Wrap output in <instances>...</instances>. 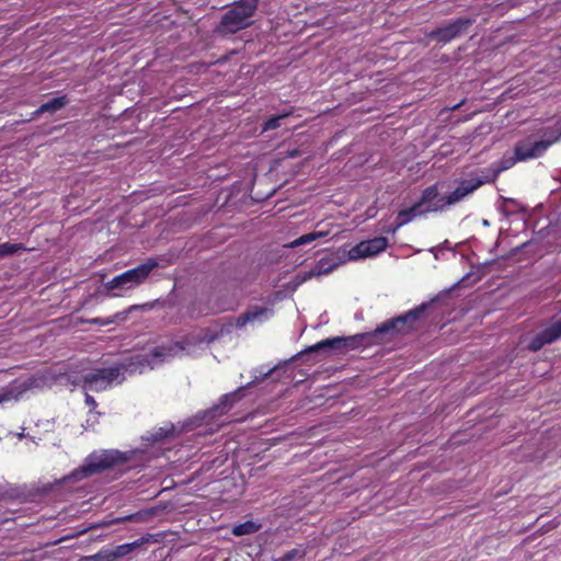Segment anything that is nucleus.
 <instances>
[{
  "label": "nucleus",
  "instance_id": "nucleus-1",
  "mask_svg": "<svg viewBox=\"0 0 561 561\" xmlns=\"http://www.w3.org/2000/svg\"><path fill=\"white\" fill-rule=\"evenodd\" d=\"M135 450L121 451L117 449L94 450L89 454L83 463L71 472V478L82 480L94 474H100L105 470L116 468L127 463Z\"/></svg>",
  "mask_w": 561,
  "mask_h": 561
},
{
  "label": "nucleus",
  "instance_id": "nucleus-2",
  "mask_svg": "<svg viewBox=\"0 0 561 561\" xmlns=\"http://www.w3.org/2000/svg\"><path fill=\"white\" fill-rule=\"evenodd\" d=\"M444 184L437 183L433 186L427 187L423 194L421 199L414 204L412 207L401 210L398 214L397 227H401L408 224L416 216H421L426 213L432 211H442L447 207L446 196L440 195V191L443 190Z\"/></svg>",
  "mask_w": 561,
  "mask_h": 561
},
{
  "label": "nucleus",
  "instance_id": "nucleus-3",
  "mask_svg": "<svg viewBox=\"0 0 561 561\" xmlns=\"http://www.w3.org/2000/svg\"><path fill=\"white\" fill-rule=\"evenodd\" d=\"M256 5V0H240L222 16L218 31L222 34H232L245 28L251 24Z\"/></svg>",
  "mask_w": 561,
  "mask_h": 561
},
{
  "label": "nucleus",
  "instance_id": "nucleus-4",
  "mask_svg": "<svg viewBox=\"0 0 561 561\" xmlns=\"http://www.w3.org/2000/svg\"><path fill=\"white\" fill-rule=\"evenodd\" d=\"M561 139V130H551L545 133V138L534 139L528 137L520 140L515 146V153L517 159L526 161L541 157L550 146Z\"/></svg>",
  "mask_w": 561,
  "mask_h": 561
},
{
  "label": "nucleus",
  "instance_id": "nucleus-5",
  "mask_svg": "<svg viewBox=\"0 0 561 561\" xmlns=\"http://www.w3.org/2000/svg\"><path fill=\"white\" fill-rule=\"evenodd\" d=\"M119 375L118 367L98 368L82 377V387L85 391L100 392L111 387Z\"/></svg>",
  "mask_w": 561,
  "mask_h": 561
},
{
  "label": "nucleus",
  "instance_id": "nucleus-6",
  "mask_svg": "<svg viewBox=\"0 0 561 561\" xmlns=\"http://www.w3.org/2000/svg\"><path fill=\"white\" fill-rule=\"evenodd\" d=\"M387 247L388 240L385 237H377L370 240L362 241L348 250L347 259L355 261L371 257L385 251Z\"/></svg>",
  "mask_w": 561,
  "mask_h": 561
},
{
  "label": "nucleus",
  "instance_id": "nucleus-7",
  "mask_svg": "<svg viewBox=\"0 0 561 561\" xmlns=\"http://www.w3.org/2000/svg\"><path fill=\"white\" fill-rule=\"evenodd\" d=\"M492 182V178H472L469 180H462L458 183L457 187L446 196L447 207L455 205L462 201L465 197L473 193L482 184Z\"/></svg>",
  "mask_w": 561,
  "mask_h": 561
},
{
  "label": "nucleus",
  "instance_id": "nucleus-8",
  "mask_svg": "<svg viewBox=\"0 0 561 561\" xmlns=\"http://www.w3.org/2000/svg\"><path fill=\"white\" fill-rule=\"evenodd\" d=\"M138 284H140V265L115 276L105 286L108 290L125 291L137 287Z\"/></svg>",
  "mask_w": 561,
  "mask_h": 561
},
{
  "label": "nucleus",
  "instance_id": "nucleus-9",
  "mask_svg": "<svg viewBox=\"0 0 561 561\" xmlns=\"http://www.w3.org/2000/svg\"><path fill=\"white\" fill-rule=\"evenodd\" d=\"M344 260H342L339 255H331L329 257L321 259L317 265L309 272L301 273L297 275L299 279V284L312 278L313 276H320L331 273L334 268H336L340 264H342Z\"/></svg>",
  "mask_w": 561,
  "mask_h": 561
},
{
  "label": "nucleus",
  "instance_id": "nucleus-10",
  "mask_svg": "<svg viewBox=\"0 0 561 561\" xmlns=\"http://www.w3.org/2000/svg\"><path fill=\"white\" fill-rule=\"evenodd\" d=\"M364 339V335H353L348 337H332L323 340L309 348V351H318L324 348H332L337 351H344L355 348L358 343Z\"/></svg>",
  "mask_w": 561,
  "mask_h": 561
},
{
  "label": "nucleus",
  "instance_id": "nucleus-11",
  "mask_svg": "<svg viewBox=\"0 0 561 561\" xmlns=\"http://www.w3.org/2000/svg\"><path fill=\"white\" fill-rule=\"evenodd\" d=\"M471 24V20L469 19H458L448 25L438 28L434 35L437 37L439 42L447 43L451 41L453 38L460 35L462 32H465L469 25Z\"/></svg>",
  "mask_w": 561,
  "mask_h": 561
},
{
  "label": "nucleus",
  "instance_id": "nucleus-12",
  "mask_svg": "<svg viewBox=\"0 0 561 561\" xmlns=\"http://www.w3.org/2000/svg\"><path fill=\"white\" fill-rule=\"evenodd\" d=\"M561 336V319L552 323L549 328L537 334L529 343L531 351L540 350L545 344L552 343Z\"/></svg>",
  "mask_w": 561,
  "mask_h": 561
},
{
  "label": "nucleus",
  "instance_id": "nucleus-13",
  "mask_svg": "<svg viewBox=\"0 0 561 561\" xmlns=\"http://www.w3.org/2000/svg\"><path fill=\"white\" fill-rule=\"evenodd\" d=\"M420 312H421L420 310H413L402 317L397 318L396 320H393L391 322L383 323L381 327H379L377 329V332L385 333V332H389L391 330L401 332V331H403L405 324L412 323L417 318Z\"/></svg>",
  "mask_w": 561,
  "mask_h": 561
},
{
  "label": "nucleus",
  "instance_id": "nucleus-14",
  "mask_svg": "<svg viewBox=\"0 0 561 561\" xmlns=\"http://www.w3.org/2000/svg\"><path fill=\"white\" fill-rule=\"evenodd\" d=\"M69 103L67 95L53 98L47 102L43 103L36 111L33 112L32 118L38 117L44 113L55 114Z\"/></svg>",
  "mask_w": 561,
  "mask_h": 561
},
{
  "label": "nucleus",
  "instance_id": "nucleus-15",
  "mask_svg": "<svg viewBox=\"0 0 561 561\" xmlns=\"http://www.w3.org/2000/svg\"><path fill=\"white\" fill-rule=\"evenodd\" d=\"M270 317H271L270 309L256 307V308L249 310L241 317H239L237 320V325L243 327L249 322H263V321L267 320Z\"/></svg>",
  "mask_w": 561,
  "mask_h": 561
},
{
  "label": "nucleus",
  "instance_id": "nucleus-16",
  "mask_svg": "<svg viewBox=\"0 0 561 561\" xmlns=\"http://www.w3.org/2000/svg\"><path fill=\"white\" fill-rule=\"evenodd\" d=\"M182 351V347H180L178 344L171 346V347H158L152 351V358L147 359L148 366L150 368H153L157 364L162 363L170 357L176 356Z\"/></svg>",
  "mask_w": 561,
  "mask_h": 561
},
{
  "label": "nucleus",
  "instance_id": "nucleus-17",
  "mask_svg": "<svg viewBox=\"0 0 561 561\" xmlns=\"http://www.w3.org/2000/svg\"><path fill=\"white\" fill-rule=\"evenodd\" d=\"M330 233L329 230H314L312 232L305 233L294 241L287 243L285 247L287 248H298L301 245L309 244L318 239L325 238Z\"/></svg>",
  "mask_w": 561,
  "mask_h": 561
},
{
  "label": "nucleus",
  "instance_id": "nucleus-18",
  "mask_svg": "<svg viewBox=\"0 0 561 561\" xmlns=\"http://www.w3.org/2000/svg\"><path fill=\"white\" fill-rule=\"evenodd\" d=\"M234 394H226L221 398L220 403L215 407L213 410L208 411L206 413V417L213 419L218 415H222L226 411L230 409L232 405V402L234 400Z\"/></svg>",
  "mask_w": 561,
  "mask_h": 561
},
{
  "label": "nucleus",
  "instance_id": "nucleus-19",
  "mask_svg": "<svg viewBox=\"0 0 561 561\" xmlns=\"http://www.w3.org/2000/svg\"><path fill=\"white\" fill-rule=\"evenodd\" d=\"M139 546V541L136 540L131 543H124L116 546L113 549H110V553L113 561H117L118 559L127 556L129 552L134 550L135 547Z\"/></svg>",
  "mask_w": 561,
  "mask_h": 561
},
{
  "label": "nucleus",
  "instance_id": "nucleus-20",
  "mask_svg": "<svg viewBox=\"0 0 561 561\" xmlns=\"http://www.w3.org/2000/svg\"><path fill=\"white\" fill-rule=\"evenodd\" d=\"M259 530V525L255 523L248 520L243 524H239L232 528V534L234 536H243L250 535Z\"/></svg>",
  "mask_w": 561,
  "mask_h": 561
},
{
  "label": "nucleus",
  "instance_id": "nucleus-21",
  "mask_svg": "<svg viewBox=\"0 0 561 561\" xmlns=\"http://www.w3.org/2000/svg\"><path fill=\"white\" fill-rule=\"evenodd\" d=\"M24 250L22 243H10L4 242L0 244V259L18 253L19 251Z\"/></svg>",
  "mask_w": 561,
  "mask_h": 561
},
{
  "label": "nucleus",
  "instance_id": "nucleus-22",
  "mask_svg": "<svg viewBox=\"0 0 561 561\" xmlns=\"http://www.w3.org/2000/svg\"><path fill=\"white\" fill-rule=\"evenodd\" d=\"M517 161H519V160L517 159L516 154L514 157L504 158L501 161L500 167L495 171H493L490 175H485L484 178H492V182H493L500 172L510 169Z\"/></svg>",
  "mask_w": 561,
  "mask_h": 561
},
{
  "label": "nucleus",
  "instance_id": "nucleus-23",
  "mask_svg": "<svg viewBox=\"0 0 561 561\" xmlns=\"http://www.w3.org/2000/svg\"><path fill=\"white\" fill-rule=\"evenodd\" d=\"M79 561H113L110 549H101L99 552L92 556H84L79 559Z\"/></svg>",
  "mask_w": 561,
  "mask_h": 561
},
{
  "label": "nucleus",
  "instance_id": "nucleus-24",
  "mask_svg": "<svg viewBox=\"0 0 561 561\" xmlns=\"http://www.w3.org/2000/svg\"><path fill=\"white\" fill-rule=\"evenodd\" d=\"M139 306L137 305H134L131 306L128 310H125L123 312H118L114 316L115 319L113 320H107V321H102L101 319L96 318V319H93L91 320V323H99V324H110V323H114L116 321H125L126 320V316L128 312L133 311V310H136L138 309Z\"/></svg>",
  "mask_w": 561,
  "mask_h": 561
},
{
  "label": "nucleus",
  "instance_id": "nucleus-25",
  "mask_svg": "<svg viewBox=\"0 0 561 561\" xmlns=\"http://www.w3.org/2000/svg\"><path fill=\"white\" fill-rule=\"evenodd\" d=\"M285 116L286 115H279V116H275V117L270 118L265 123L264 130L278 128L279 127V121L283 119Z\"/></svg>",
  "mask_w": 561,
  "mask_h": 561
},
{
  "label": "nucleus",
  "instance_id": "nucleus-26",
  "mask_svg": "<svg viewBox=\"0 0 561 561\" xmlns=\"http://www.w3.org/2000/svg\"><path fill=\"white\" fill-rule=\"evenodd\" d=\"M299 554V551L297 549H293L288 551L285 556L274 560V561H293L297 556Z\"/></svg>",
  "mask_w": 561,
  "mask_h": 561
},
{
  "label": "nucleus",
  "instance_id": "nucleus-27",
  "mask_svg": "<svg viewBox=\"0 0 561 561\" xmlns=\"http://www.w3.org/2000/svg\"><path fill=\"white\" fill-rule=\"evenodd\" d=\"M156 265L157 263L153 260H149L147 263L142 264V276L152 271Z\"/></svg>",
  "mask_w": 561,
  "mask_h": 561
},
{
  "label": "nucleus",
  "instance_id": "nucleus-28",
  "mask_svg": "<svg viewBox=\"0 0 561 561\" xmlns=\"http://www.w3.org/2000/svg\"><path fill=\"white\" fill-rule=\"evenodd\" d=\"M84 401H85V404H87L91 410L95 409V408H96V405H98V403H96L95 399H94L92 396L88 394V393L85 394V400H84Z\"/></svg>",
  "mask_w": 561,
  "mask_h": 561
},
{
  "label": "nucleus",
  "instance_id": "nucleus-29",
  "mask_svg": "<svg viewBox=\"0 0 561 561\" xmlns=\"http://www.w3.org/2000/svg\"><path fill=\"white\" fill-rule=\"evenodd\" d=\"M168 433H169L168 431H163L162 428H160L159 433H157L154 435V440L162 439V438L167 437Z\"/></svg>",
  "mask_w": 561,
  "mask_h": 561
}]
</instances>
